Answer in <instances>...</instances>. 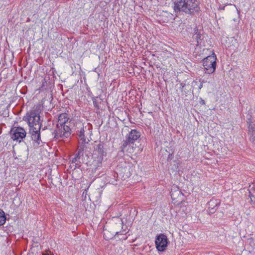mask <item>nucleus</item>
I'll return each mask as SVG.
<instances>
[{"instance_id": "412c9836", "label": "nucleus", "mask_w": 255, "mask_h": 255, "mask_svg": "<svg viewBox=\"0 0 255 255\" xmlns=\"http://www.w3.org/2000/svg\"><path fill=\"white\" fill-rule=\"evenodd\" d=\"M204 82V80H203L202 82H200V84L199 86V89H201L203 87V83Z\"/></svg>"}, {"instance_id": "1a4fd4ad", "label": "nucleus", "mask_w": 255, "mask_h": 255, "mask_svg": "<svg viewBox=\"0 0 255 255\" xmlns=\"http://www.w3.org/2000/svg\"><path fill=\"white\" fill-rule=\"evenodd\" d=\"M141 136L140 132L136 129H131L129 132L128 137L126 140L128 142H134L137 140Z\"/></svg>"}, {"instance_id": "6e6552de", "label": "nucleus", "mask_w": 255, "mask_h": 255, "mask_svg": "<svg viewBox=\"0 0 255 255\" xmlns=\"http://www.w3.org/2000/svg\"><path fill=\"white\" fill-rule=\"evenodd\" d=\"M55 132V136L57 138H67L71 135V130L70 125H65L57 127Z\"/></svg>"}, {"instance_id": "ddd939ff", "label": "nucleus", "mask_w": 255, "mask_h": 255, "mask_svg": "<svg viewBox=\"0 0 255 255\" xmlns=\"http://www.w3.org/2000/svg\"><path fill=\"white\" fill-rule=\"evenodd\" d=\"M220 201L216 199H212L208 203V207L209 212L211 214L214 213L216 210L217 207L219 206Z\"/></svg>"}, {"instance_id": "4be33fe9", "label": "nucleus", "mask_w": 255, "mask_h": 255, "mask_svg": "<svg viewBox=\"0 0 255 255\" xmlns=\"http://www.w3.org/2000/svg\"><path fill=\"white\" fill-rule=\"evenodd\" d=\"M93 104H94V106H95V107H98V105H97V103H96V101H95V100H94V101H93Z\"/></svg>"}, {"instance_id": "f3484780", "label": "nucleus", "mask_w": 255, "mask_h": 255, "mask_svg": "<svg viewBox=\"0 0 255 255\" xmlns=\"http://www.w3.org/2000/svg\"><path fill=\"white\" fill-rule=\"evenodd\" d=\"M182 196V193L180 191L177 190L173 191V189L171 191V197L173 200H176L179 196Z\"/></svg>"}, {"instance_id": "aec40b11", "label": "nucleus", "mask_w": 255, "mask_h": 255, "mask_svg": "<svg viewBox=\"0 0 255 255\" xmlns=\"http://www.w3.org/2000/svg\"><path fill=\"white\" fill-rule=\"evenodd\" d=\"M198 29H195V35H196L197 39H198V38L200 39V37H201L200 35H199V34L198 33Z\"/></svg>"}, {"instance_id": "f257e3e1", "label": "nucleus", "mask_w": 255, "mask_h": 255, "mask_svg": "<svg viewBox=\"0 0 255 255\" xmlns=\"http://www.w3.org/2000/svg\"><path fill=\"white\" fill-rule=\"evenodd\" d=\"M173 9L176 12L183 11L186 14H194L200 11L198 0H180L174 3Z\"/></svg>"}, {"instance_id": "0eeeda50", "label": "nucleus", "mask_w": 255, "mask_h": 255, "mask_svg": "<svg viewBox=\"0 0 255 255\" xmlns=\"http://www.w3.org/2000/svg\"><path fill=\"white\" fill-rule=\"evenodd\" d=\"M167 237L163 234L156 236L155 244L157 250L159 252L164 251L167 246Z\"/></svg>"}, {"instance_id": "5701e85b", "label": "nucleus", "mask_w": 255, "mask_h": 255, "mask_svg": "<svg viewBox=\"0 0 255 255\" xmlns=\"http://www.w3.org/2000/svg\"><path fill=\"white\" fill-rule=\"evenodd\" d=\"M209 76H210V80L208 81V82L209 83V82H210L211 81H212L213 80V77H212V76H211V75H209Z\"/></svg>"}, {"instance_id": "20e7f679", "label": "nucleus", "mask_w": 255, "mask_h": 255, "mask_svg": "<svg viewBox=\"0 0 255 255\" xmlns=\"http://www.w3.org/2000/svg\"><path fill=\"white\" fill-rule=\"evenodd\" d=\"M77 126H78L77 127L76 132L79 140L82 143H88V141H87L85 134H88L91 132L89 127L84 126V124L81 123L77 124Z\"/></svg>"}, {"instance_id": "2eb2a0df", "label": "nucleus", "mask_w": 255, "mask_h": 255, "mask_svg": "<svg viewBox=\"0 0 255 255\" xmlns=\"http://www.w3.org/2000/svg\"><path fill=\"white\" fill-rule=\"evenodd\" d=\"M81 154H82V151L81 150V149H79L78 152L76 154L75 157L73 158L71 160V163L72 164H75V168L79 167L80 166V162L79 161V159Z\"/></svg>"}, {"instance_id": "f8f14e48", "label": "nucleus", "mask_w": 255, "mask_h": 255, "mask_svg": "<svg viewBox=\"0 0 255 255\" xmlns=\"http://www.w3.org/2000/svg\"><path fill=\"white\" fill-rule=\"evenodd\" d=\"M105 150L104 149L103 144L99 143L95 147L94 155H98V161H102L103 159V156L105 153Z\"/></svg>"}, {"instance_id": "6ab92c4d", "label": "nucleus", "mask_w": 255, "mask_h": 255, "mask_svg": "<svg viewBox=\"0 0 255 255\" xmlns=\"http://www.w3.org/2000/svg\"><path fill=\"white\" fill-rule=\"evenodd\" d=\"M116 220L117 221V223L119 224L123 227V221L121 218H116Z\"/></svg>"}, {"instance_id": "f03ea898", "label": "nucleus", "mask_w": 255, "mask_h": 255, "mask_svg": "<svg viewBox=\"0 0 255 255\" xmlns=\"http://www.w3.org/2000/svg\"><path fill=\"white\" fill-rule=\"evenodd\" d=\"M23 120L28 123L30 129H35L36 131L40 130L41 124L40 122V116L34 111L27 113Z\"/></svg>"}, {"instance_id": "4468645a", "label": "nucleus", "mask_w": 255, "mask_h": 255, "mask_svg": "<svg viewBox=\"0 0 255 255\" xmlns=\"http://www.w3.org/2000/svg\"><path fill=\"white\" fill-rule=\"evenodd\" d=\"M249 197L252 204L255 203V183L250 185L249 188Z\"/></svg>"}, {"instance_id": "dca6fc26", "label": "nucleus", "mask_w": 255, "mask_h": 255, "mask_svg": "<svg viewBox=\"0 0 255 255\" xmlns=\"http://www.w3.org/2000/svg\"><path fill=\"white\" fill-rule=\"evenodd\" d=\"M248 128L249 133L250 134V140L255 144V126L250 124Z\"/></svg>"}, {"instance_id": "9b49d317", "label": "nucleus", "mask_w": 255, "mask_h": 255, "mask_svg": "<svg viewBox=\"0 0 255 255\" xmlns=\"http://www.w3.org/2000/svg\"><path fill=\"white\" fill-rule=\"evenodd\" d=\"M69 121L68 115L66 113H62L60 114L58 116V123L57 127L62 126L65 125H70V122Z\"/></svg>"}, {"instance_id": "a211bd4d", "label": "nucleus", "mask_w": 255, "mask_h": 255, "mask_svg": "<svg viewBox=\"0 0 255 255\" xmlns=\"http://www.w3.org/2000/svg\"><path fill=\"white\" fill-rule=\"evenodd\" d=\"M6 221V217L4 211L2 210H0V226H2L4 224Z\"/></svg>"}, {"instance_id": "9d476101", "label": "nucleus", "mask_w": 255, "mask_h": 255, "mask_svg": "<svg viewBox=\"0 0 255 255\" xmlns=\"http://www.w3.org/2000/svg\"><path fill=\"white\" fill-rule=\"evenodd\" d=\"M40 130H37V131H36L35 129H29L31 139L36 145H39L41 141Z\"/></svg>"}, {"instance_id": "423d86ee", "label": "nucleus", "mask_w": 255, "mask_h": 255, "mask_svg": "<svg viewBox=\"0 0 255 255\" xmlns=\"http://www.w3.org/2000/svg\"><path fill=\"white\" fill-rule=\"evenodd\" d=\"M26 131L21 127H13L10 130L11 138L13 140L21 142V140L25 137Z\"/></svg>"}, {"instance_id": "7ed1b4c3", "label": "nucleus", "mask_w": 255, "mask_h": 255, "mask_svg": "<svg viewBox=\"0 0 255 255\" xmlns=\"http://www.w3.org/2000/svg\"><path fill=\"white\" fill-rule=\"evenodd\" d=\"M216 60L217 57L214 52H212L211 55L204 59L203 66L205 73L210 74L215 72L216 67Z\"/></svg>"}, {"instance_id": "b1692460", "label": "nucleus", "mask_w": 255, "mask_h": 255, "mask_svg": "<svg viewBox=\"0 0 255 255\" xmlns=\"http://www.w3.org/2000/svg\"><path fill=\"white\" fill-rule=\"evenodd\" d=\"M42 255H50L47 253H43Z\"/></svg>"}, {"instance_id": "39448f33", "label": "nucleus", "mask_w": 255, "mask_h": 255, "mask_svg": "<svg viewBox=\"0 0 255 255\" xmlns=\"http://www.w3.org/2000/svg\"><path fill=\"white\" fill-rule=\"evenodd\" d=\"M121 148L123 152L126 151L128 153L131 154L132 155L133 154V155L135 156H137L142 151L141 149L136 146L134 142L124 141Z\"/></svg>"}, {"instance_id": "393cba45", "label": "nucleus", "mask_w": 255, "mask_h": 255, "mask_svg": "<svg viewBox=\"0 0 255 255\" xmlns=\"http://www.w3.org/2000/svg\"><path fill=\"white\" fill-rule=\"evenodd\" d=\"M120 233H121V232H116V234H119Z\"/></svg>"}]
</instances>
